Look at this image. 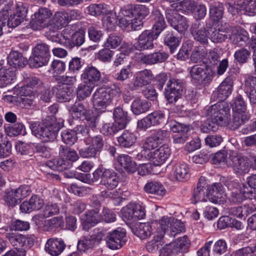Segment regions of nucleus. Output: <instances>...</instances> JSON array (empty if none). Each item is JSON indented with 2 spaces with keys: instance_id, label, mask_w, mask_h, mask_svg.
Segmentation results:
<instances>
[{
  "instance_id": "nucleus-1",
  "label": "nucleus",
  "mask_w": 256,
  "mask_h": 256,
  "mask_svg": "<svg viewBox=\"0 0 256 256\" xmlns=\"http://www.w3.org/2000/svg\"><path fill=\"white\" fill-rule=\"evenodd\" d=\"M61 128L62 124L52 118L41 124L33 122L30 125L32 134L46 142L54 141Z\"/></svg>"
},
{
  "instance_id": "nucleus-2",
  "label": "nucleus",
  "mask_w": 256,
  "mask_h": 256,
  "mask_svg": "<svg viewBox=\"0 0 256 256\" xmlns=\"http://www.w3.org/2000/svg\"><path fill=\"white\" fill-rule=\"evenodd\" d=\"M205 115L217 125L225 126L230 116V108L226 102L222 101L208 107Z\"/></svg>"
},
{
  "instance_id": "nucleus-3",
  "label": "nucleus",
  "mask_w": 256,
  "mask_h": 256,
  "mask_svg": "<svg viewBox=\"0 0 256 256\" xmlns=\"http://www.w3.org/2000/svg\"><path fill=\"white\" fill-rule=\"evenodd\" d=\"M122 92L120 88L118 86L114 88H98L92 95V103L98 108H105L112 104L113 99L116 95Z\"/></svg>"
},
{
  "instance_id": "nucleus-4",
  "label": "nucleus",
  "mask_w": 256,
  "mask_h": 256,
  "mask_svg": "<svg viewBox=\"0 0 256 256\" xmlns=\"http://www.w3.org/2000/svg\"><path fill=\"white\" fill-rule=\"evenodd\" d=\"M169 132L167 130H159L148 137L142 144V150L136 155L138 160H142L148 153L158 147L162 141L168 136Z\"/></svg>"
},
{
  "instance_id": "nucleus-5",
  "label": "nucleus",
  "mask_w": 256,
  "mask_h": 256,
  "mask_svg": "<svg viewBox=\"0 0 256 256\" xmlns=\"http://www.w3.org/2000/svg\"><path fill=\"white\" fill-rule=\"evenodd\" d=\"M190 245V242L186 236L179 238L166 245L160 256H176L179 254H182L180 256H184V254L188 252Z\"/></svg>"
},
{
  "instance_id": "nucleus-6",
  "label": "nucleus",
  "mask_w": 256,
  "mask_h": 256,
  "mask_svg": "<svg viewBox=\"0 0 256 256\" xmlns=\"http://www.w3.org/2000/svg\"><path fill=\"white\" fill-rule=\"evenodd\" d=\"M50 56V46L46 44H37L32 49V56L30 58V64L34 68L46 65Z\"/></svg>"
},
{
  "instance_id": "nucleus-7",
  "label": "nucleus",
  "mask_w": 256,
  "mask_h": 256,
  "mask_svg": "<svg viewBox=\"0 0 256 256\" xmlns=\"http://www.w3.org/2000/svg\"><path fill=\"white\" fill-rule=\"evenodd\" d=\"M190 74L193 80L204 84H209L214 77L212 69L205 64H195L192 66Z\"/></svg>"
},
{
  "instance_id": "nucleus-8",
  "label": "nucleus",
  "mask_w": 256,
  "mask_h": 256,
  "mask_svg": "<svg viewBox=\"0 0 256 256\" xmlns=\"http://www.w3.org/2000/svg\"><path fill=\"white\" fill-rule=\"evenodd\" d=\"M52 13L50 10L46 8H42L34 14V18L31 22L32 26L36 30H41L45 28L49 29L50 35L51 34V23L50 18Z\"/></svg>"
},
{
  "instance_id": "nucleus-9",
  "label": "nucleus",
  "mask_w": 256,
  "mask_h": 256,
  "mask_svg": "<svg viewBox=\"0 0 256 256\" xmlns=\"http://www.w3.org/2000/svg\"><path fill=\"white\" fill-rule=\"evenodd\" d=\"M166 17L168 24L180 33L184 32L188 27V19L174 10L166 9Z\"/></svg>"
},
{
  "instance_id": "nucleus-10",
  "label": "nucleus",
  "mask_w": 256,
  "mask_h": 256,
  "mask_svg": "<svg viewBox=\"0 0 256 256\" xmlns=\"http://www.w3.org/2000/svg\"><path fill=\"white\" fill-rule=\"evenodd\" d=\"M69 22V19L67 12L66 11H58L55 13L51 23V34L50 36L52 41L60 42V37L62 36V34H58L56 32L58 30L66 26Z\"/></svg>"
},
{
  "instance_id": "nucleus-11",
  "label": "nucleus",
  "mask_w": 256,
  "mask_h": 256,
  "mask_svg": "<svg viewBox=\"0 0 256 256\" xmlns=\"http://www.w3.org/2000/svg\"><path fill=\"white\" fill-rule=\"evenodd\" d=\"M184 82L180 80H169L165 88L164 95L169 103L176 102L180 98L184 88Z\"/></svg>"
},
{
  "instance_id": "nucleus-12",
  "label": "nucleus",
  "mask_w": 256,
  "mask_h": 256,
  "mask_svg": "<svg viewBox=\"0 0 256 256\" xmlns=\"http://www.w3.org/2000/svg\"><path fill=\"white\" fill-rule=\"evenodd\" d=\"M170 154V149L166 145H162L150 153H148L142 160H148L154 166L162 164Z\"/></svg>"
},
{
  "instance_id": "nucleus-13",
  "label": "nucleus",
  "mask_w": 256,
  "mask_h": 256,
  "mask_svg": "<svg viewBox=\"0 0 256 256\" xmlns=\"http://www.w3.org/2000/svg\"><path fill=\"white\" fill-rule=\"evenodd\" d=\"M126 234L125 230L120 228L108 233L106 238L107 246L112 250L120 248L126 243Z\"/></svg>"
},
{
  "instance_id": "nucleus-14",
  "label": "nucleus",
  "mask_w": 256,
  "mask_h": 256,
  "mask_svg": "<svg viewBox=\"0 0 256 256\" xmlns=\"http://www.w3.org/2000/svg\"><path fill=\"white\" fill-rule=\"evenodd\" d=\"M157 34L152 30H144L138 37L137 42L134 46L137 50L142 51L151 50L154 46V40L157 38Z\"/></svg>"
},
{
  "instance_id": "nucleus-15",
  "label": "nucleus",
  "mask_w": 256,
  "mask_h": 256,
  "mask_svg": "<svg viewBox=\"0 0 256 256\" xmlns=\"http://www.w3.org/2000/svg\"><path fill=\"white\" fill-rule=\"evenodd\" d=\"M230 166L234 172L243 176L249 172L250 164L248 157L233 156L230 158Z\"/></svg>"
},
{
  "instance_id": "nucleus-16",
  "label": "nucleus",
  "mask_w": 256,
  "mask_h": 256,
  "mask_svg": "<svg viewBox=\"0 0 256 256\" xmlns=\"http://www.w3.org/2000/svg\"><path fill=\"white\" fill-rule=\"evenodd\" d=\"M190 32L195 40L202 44H208V30L202 22L196 21L192 23L190 28Z\"/></svg>"
},
{
  "instance_id": "nucleus-17",
  "label": "nucleus",
  "mask_w": 256,
  "mask_h": 256,
  "mask_svg": "<svg viewBox=\"0 0 256 256\" xmlns=\"http://www.w3.org/2000/svg\"><path fill=\"white\" fill-rule=\"evenodd\" d=\"M164 114L162 111H155L138 122V127L141 130H146L152 126L162 122Z\"/></svg>"
},
{
  "instance_id": "nucleus-18",
  "label": "nucleus",
  "mask_w": 256,
  "mask_h": 256,
  "mask_svg": "<svg viewBox=\"0 0 256 256\" xmlns=\"http://www.w3.org/2000/svg\"><path fill=\"white\" fill-rule=\"evenodd\" d=\"M170 129L175 133L173 136L174 142L176 144L184 142L188 138L189 126L174 122L170 124Z\"/></svg>"
},
{
  "instance_id": "nucleus-19",
  "label": "nucleus",
  "mask_w": 256,
  "mask_h": 256,
  "mask_svg": "<svg viewBox=\"0 0 256 256\" xmlns=\"http://www.w3.org/2000/svg\"><path fill=\"white\" fill-rule=\"evenodd\" d=\"M152 78L153 75L150 70H144L137 72L136 74L131 90H136L139 88L148 84Z\"/></svg>"
},
{
  "instance_id": "nucleus-20",
  "label": "nucleus",
  "mask_w": 256,
  "mask_h": 256,
  "mask_svg": "<svg viewBox=\"0 0 256 256\" xmlns=\"http://www.w3.org/2000/svg\"><path fill=\"white\" fill-rule=\"evenodd\" d=\"M231 28L232 30L229 34V37L232 43L240 46H246L250 41L248 32L242 30L239 31L238 28L237 27Z\"/></svg>"
},
{
  "instance_id": "nucleus-21",
  "label": "nucleus",
  "mask_w": 256,
  "mask_h": 256,
  "mask_svg": "<svg viewBox=\"0 0 256 256\" xmlns=\"http://www.w3.org/2000/svg\"><path fill=\"white\" fill-rule=\"evenodd\" d=\"M234 80V76H228L220 84L216 92V94L220 100H225L231 94Z\"/></svg>"
},
{
  "instance_id": "nucleus-22",
  "label": "nucleus",
  "mask_w": 256,
  "mask_h": 256,
  "mask_svg": "<svg viewBox=\"0 0 256 256\" xmlns=\"http://www.w3.org/2000/svg\"><path fill=\"white\" fill-rule=\"evenodd\" d=\"M168 58V54L164 52H156L148 54H140L138 58L140 62L146 64H154L164 62Z\"/></svg>"
},
{
  "instance_id": "nucleus-23",
  "label": "nucleus",
  "mask_w": 256,
  "mask_h": 256,
  "mask_svg": "<svg viewBox=\"0 0 256 256\" xmlns=\"http://www.w3.org/2000/svg\"><path fill=\"white\" fill-rule=\"evenodd\" d=\"M101 74L100 72L95 67L87 66L81 74V79L84 82L94 85L95 83L100 80Z\"/></svg>"
},
{
  "instance_id": "nucleus-24",
  "label": "nucleus",
  "mask_w": 256,
  "mask_h": 256,
  "mask_svg": "<svg viewBox=\"0 0 256 256\" xmlns=\"http://www.w3.org/2000/svg\"><path fill=\"white\" fill-rule=\"evenodd\" d=\"M144 191L152 195V196L158 199L162 198L166 193L164 186L158 182H152L147 183L144 187Z\"/></svg>"
},
{
  "instance_id": "nucleus-25",
  "label": "nucleus",
  "mask_w": 256,
  "mask_h": 256,
  "mask_svg": "<svg viewBox=\"0 0 256 256\" xmlns=\"http://www.w3.org/2000/svg\"><path fill=\"white\" fill-rule=\"evenodd\" d=\"M64 242L58 238H50L48 240L46 246V250L52 256H58L65 248Z\"/></svg>"
},
{
  "instance_id": "nucleus-26",
  "label": "nucleus",
  "mask_w": 256,
  "mask_h": 256,
  "mask_svg": "<svg viewBox=\"0 0 256 256\" xmlns=\"http://www.w3.org/2000/svg\"><path fill=\"white\" fill-rule=\"evenodd\" d=\"M206 182H200L196 188L194 190L192 202L194 204L198 202H205L208 200V188L205 187Z\"/></svg>"
},
{
  "instance_id": "nucleus-27",
  "label": "nucleus",
  "mask_w": 256,
  "mask_h": 256,
  "mask_svg": "<svg viewBox=\"0 0 256 256\" xmlns=\"http://www.w3.org/2000/svg\"><path fill=\"white\" fill-rule=\"evenodd\" d=\"M118 183L116 173L109 169L105 170V173L100 181V184L104 186L108 190H112L118 186Z\"/></svg>"
},
{
  "instance_id": "nucleus-28",
  "label": "nucleus",
  "mask_w": 256,
  "mask_h": 256,
  "mask_svg": "<svg viewBox=\"0 0 256 256\" xmlns=\"http://www.w3.org/2000/svg\"><path fill=\"white\" fill-rule=\"evenodd\" d=\"M116 161L121 168L126 170L128 173L133 174L136 170V163L128 154H122L118 156Z\"/></svg>"
},
{
  "instance_id": "nucleus-29",
  "label": "nucleus",
  "mask_w": 256,
  "mask_h": 256,
  "mask_svg": "<svg viewBox=\"0 0 256 256\" xmlns=\"http://www.w3.org/2000/svg\"><path fill=\"white\" fill-rule=\"evenodd\" d=\"M152 225L150 223H139L132 228L133 233L140 239H146L152 233Z\"/></svg>"
},
{
  "instance_id": "nucleus-30",
  "label": "nucleus",
  "mask_w": 256,
  "mask_h": 256,
  "mask_svg": "<svg viewBox=\"0 0 256 256\" xmlns=\"http://www.w3.org/2000/svg\"><path fill=\"white\" fill-rule=\"evenodd\" d=\"M118 145L122 148H128L134 144L136 136L134 133L128 130H125L118 138Z\"/></svg>"
},
{
  "instance_id": "nucleus-31",
  "label": "nucleus",
  "mask_w": 256,
  "mask_h": 256,
  "mask_svg": "<svg viewBox=\"0 0 256 256\" xmlns=\"http://www.w3.org/2000/svg\"><path fill=\"white\" fill-rule=\"evenodd\" d=\"M232 30L231 27L222 28V26L212 32L210 38L214 43L222 42L228 38Z\"/></svg>"
},
{
  "instance_id": "nucleus-32",
  "label": "nucleus",
  "mask_w": 256,
  "mask_h": 256,
  "mask_svg": "<svg viewBox=\"0 0 256 256\" xmlns=\"http://www.w3.org/2000/svg\"><path fill=\"white\" fill-rule=\"evenodd\" d=\"M250 118L248 114L234 113L232 118L228 123L229 128L234 130L238 129L241 126L248 122Z\"/></svg>"
},
{
  "instance_id": "nucleus-33",
  "label": "nucleus",
  "mask_w": 256,
  "mask_h": 256,
  "mask_svg": "<svg viewBox=\"0 0 256 256\" xmlns=\"http://www.w3.org/2000/svg\"><path fill=\"white\" fill-rule=\"evenodd\" d=\"M150 107V103L145 100L136 98L132 102L131 110L136 115H138L147 112Z\"/></svg>"
},
{
  "instance_id": "nucleus-34",
  "label": "nucleus",
  "mask_w": 256,
  "mask_h": 256,
  "mask_svg": "<svg viewBox=\"0 0 256 256\" xmlns=\"http://www.w3.org/2000/svg\"><path fill=\"white\" fill-rule=\"evenodd\" d=\"M228 212L230 214L234 216L242 218L254 212V208L249 205L244 204L242 206L228 208Z\"/></svg>"
},
{
  "instance_id": "nucleus-35",
  "label": "nucleus",
  "mask_w": 256,
  "mask_h": 256,
  "mask_svg": "<svg viewBox=\"0 0 256 256\" xmlns=\"http://www.w3.org/2000/svg\"><path fill=\"white\" fill-rule=\"evenodd\" d=\"M16 74L15 70H6L0 64V87L4 88L12 81L15 80Z\"/></svg>"
},
{
  "instance_id": "nucleus-36",
  "label": "nucleus",
  "mask_w": 256,
  "mask_h": 256,
  "mask_svg": "<svg viewBox=\"0 0 256 256\" xmlns=\"http://www.w3.org/2000/svg\"><path fill=\"white\" fill-rule=\"evenodd\" d=\"M16 27V19L14 14H12L8 18L0 20V36L3 32L10 33Z\"/></svg>"
},
{
  "instance_id": "nucleus-37",
  "label": "nucleus",
  "mask_w": 256,
  "mask_h": 256,
  "mask_svg": "<svg viewBox=\"0 0 256 256\" xmlns=\"http://www.w3.org/2000/svg\"><path fill=\"white\" fill-rule=\"evenodd\" d=\"M72 90L64 86H58L56 92V97L58 100L60 102H69L72 98Z\"/></svg>"
},
{
  "instance_id": "nucleus-38",
  "label": "nucleus",
  "mask_w": 256,
  "mask_h": 256,
  "mask_svg": "<svg viewBox=\"0 0 256 256\" xmlns=\"http://www.w3.org/2000/svg\"><path fill=\"white\" fill-rule=\"evenodd\" d=\"M90 111L83 104L79 102H75L70 109L73 116L80 119L84 118Z\"/></svg>"
},
{
  "instance_id": "nucleus-39",
  "label": "nucleus",
  "mask_w": 256,
  "mask_h": 256,
  "mask_svg": "<svg viewBox=\"0 0 256 256\" xmlns=\"http://www.w3.org/2000/svg\"><path fill=\"white\" fill-rule=\"evenodd\" d=\"M84 140L86 145L91 146L98 152L102 151L104 145V140L100 135L86 136Z\"/></svg>"
},
{
  "instance_id": "nucleus-40",
  "label": "nucleus",
  "mask_w": 256,
  "mask_h": 256,
  "mask_svg": "<svg viewBox=\"0 0 256 256\" xmlns=\"http://www.w3.org/2000/svg\"><path fill=\"white\" fill-rule=\"evenodd\" d=\"M189 168L186 164H181L176 166L174 176L178 181L183 182L190 178Z\"/></svg>"
},
{
  "instance_id": "nucleus-41",
  "label": "nucleus",
  "mask_w": 256,
  "mask_h": 256,
  "mask_svg": "<svg viewBox=\"0 0 256 256\" xmlns=\"http://www.w3.org/2000/svg\"><path fill=\"white\" fill-rule=\"evenodd\" d=\"M114 122H118L122 128H125L127 123L129 122L130 118L128 116V113L124 112L122 108L118 107L114 112Z\"/></svg>"
},
{
  "instance_id": "nucleus-42",
  "label": "nucleus",
  "mask_w": 256,
  "mask_h": 256,
  "mask_svg": "<svg viewBox=\"0 0 256 256\" xmlns=\"http://www.w3.org/2000/svg\"><path fill=\"white\" fill-rule=\"evenodd\" d=\"M59 156L68 162H75L78 158V156L74 150L62 146L60 147Z\"/></svg>"
},
{
  "instance_id": "nucleus-43",
  "label": "nucleus",
  "mask_w": 256,
  "mask_h": 256,
  "mask_svg": "<svg viewBox=\"0 0 256 256\" xmlns=\"http://www.w3.org/2000/svg\"><path fill=\"white\" fill-rule=\"evenodd\" d=\"M94 88V85L86 82L78 86L76 90L78 98L79 100H84L88 97Z\"/></svg>"
},
{
  "instance_id": "nucleus-44",
  "label": "nucleus",
  "mask_w": 256,
  "mask_h": 256,
  "mask_svg": "<svg viewBox=\"0 0 256 256\" xmlns=\"http://www.w3.org/2000/svg\"><path fill=\"white\" fill-rule=\"evenodd\" d=\"M124 128L121 126H120V124L114 121L113 123L104 124L101 129V132L105 136H112Z\"/></svg>"
},
{
  "instance_id": "nucleus-45",
  "label": "nucleus",
  "mask_w": 256,
  "mask_h": 256,
  "mask_svg": "<svg viewBox=\"0 0 256 256\" xmlns=\"http://www.w3.org/2000/svg\"><path fill=\"white\" fill-rule=\"evenodd\" d=\"M164 238V232H157L154 239L148 242L146 248L151 252H154L158 250L160 245H161V240Z\"/></svg>"
},
{
  "instance_id": "nucleus-46",
  "label": "nucleus",
  "mask_w": 256,
  "mask_h": 256,
  "mask_svg": "<svg viewBox=\"0 0 256 256\" xmlns=\"http://www.w3.org/2000/svg\"><path fill=\"white\" fill-rule=\"evenodd\" d=\"M12 144L4 135L0 132V158L8 156L11 152Z\"/></svg>"
},
{
  "instance_id": "nucleus-47",
  "label": "nucleus",
  "mask_w": 256,
  "mask_h": 256,
  "mask_svg": "<svg viewBox=\"0 0 256 256\" xmlns=\"http://www.w3.org/2000/svg\"><path fill=\"white\" fill-rule=\"evenodd\" d=\"M180 42L179 38L174 36L173 34L168 32L164 34V44L170 48L171 53H173L178 46Z\"/></svg>"
},
{
  "instance_id": "nucleus-48",
  "label": "nucleus",
  "mask_w": 256,
  "mask_h": 256,
  "mask_svg": "<svg viewBox=\"0 0 256 256\" xmlns=\"http://www.w3.org/2000/svg\"><path fill=\"white\" fill-rule=\"evenodd\" d=\"M27 12L26 4L20 2L17 3V26L22 23L24 22V24H26L27 20L26 18Z\"/></svg>"
},
{
  "instance_id": "nucleus-49",
  "label": "nucleus",
  "mask_w": 256,
  "mask_h": 256,
  "mask_svg": "<svg viewBox=\"0 0 256 256\" xmlns=\"http://www.w3.org/2000/svg\"><path fill=\"white\" fill-rule=\"evenodd\" d=\"M24 84H27L32 89L36 88H40L44 86L42 81L38 77L36 76H28L25 74L24 76V80L22 81Z\"/></svg>"
},
{
  "instance_id": "nucleus-50",
  "label": "nucleus",
  "mask_w": 256,
  "mask_h": 256,
  "mask_svg": "<svg viewBox=\"0 0 256 256\" xmlns=\"http://www.w3.org/2000/svg\"><path fill=\"white\" fill-rule=\"evenodd\" d=\"M240 7L249 16L256 14V0H244L240 2Z\"/></svg>"
},
{
  "instance_id": "nucleus-51",
  "label": "nucleus",
  "mask_w": 256,
  "mask_h": 256,
  "mask_svg": "<svg viewBox=\"0 0 256 256\" xmlns=\"http://www.w3.org/2000/svg\"><path fill=\"white\" fill-rule=\"evenodd\" d=\"M208 51L204 46H198L196 47L192 53L190 60L192 61L197 62L198 60H202L206 57Z\"/></svg>"
},
{
  "instance_id": "nucleus-52",
  "label": "nucleus",
  "mask_w": 256,
  "mask_h": 256,
  "mask_svg": "<svg viewBox=\"0 0 256 256\" xmlns=\"http://www.w3.org/2000/svg\"><path fill=\"white\" fill-rule=\"evenodd\" d=\"M96 244L94 240L90 236L83 237L78 244V248L80 251L85 252L86 250L92 248Z\"/></svg>"
},
{
  "instance_id": "nucleus-53",
  "label": "nucleus",
  "mask_w": 256,
  "mask_h": 256,
  "mask_svg": "<svg viewBox=\"0 0 256 256\" xmlns=\"http://www.w3.org/2000/svg\"><path fill=\"white\" fill-rule=\"evenodd\" d=\"M105 170L102 168H97L92 174H86L85 176V182L88 184H92L96 182L100 178V181H102V178L105 173Z\"/></svg>"
},
{
  "instance_id": "nucleus-54",
  "label": "nucleus",
  "mask_w": 256,
  "mask_h": 256,
  "mask_svg": "<svg viewBox=\"0 0 256 256\" xmlns=\"http://www.w3.org/2000/svg\"><path fill=\"white\" fill-rule=\"evenodd\" d=\"M84 42V35L80 32H76L72 34L71 40L68 43V46L70 48H72L74 46H81Z\"/></svg>"
},
{
  "instance_id": "nucleus-55",
  "label": "nucleus",
  "mask_w": 256,
  "mask_h": 256,
  "mask_svg": "<svg viewBox=\"0 0 256 256\" xmlns=\"http://www.w3.org/2000/svg\"><path fill=\"white\" fill-rule=\"evenodd\" d=\"M4 199L6 204L9 208H14L16 205V190L8 189L5 192Z\"/></svg>"
},
{
  "instance_id": "nucleus-56",
  "label": "nucleus",
  "mask_w": 256,
  "mask_h": 256,
  "mask_svg": "<svg viewBox=\"0 0 256 256\" xmlns=\"http://www.w3.org/2000/svg\"><path fill=\"white\" fill-rule=\"evenodd\" d=\"M98 209L88 210L85 214V220L90 224H96L101 220V216Z\"/></svg>"
},
{
  "instance_id": "nucleus-57",
  "label": "nucleus",
  "mask_w": 256,
  "mask_h": 256,
  "mask_svg": "<svg viewBox=\"0 0 256 256\" xmlns=\"http://www.w3.org/2000/svg\"><path fill=\"white\" fill-rule=\"evenodd\" d=\"M224 8L222 6H211L210 8V16L214 22H218L223 16Z\"/></svg>"
},
{
  "instance_id": "nucleus-58",
  "label": "nucleus",
  "mask_w": 256,
  "mask_h": 256,
  "mask_svg": "<svg viewBox=\"0 0 256 256\" xmlns=\"http://www.w3.org/2000/svg\"><path fill=\"white\" fill-rule=\"evenodd\" d=\"M15 6H14V2L12 1L9 2L7 4L5 5L2 10L0 12V20L7 19L12 14H14V18L16 14L14 12Z\"/></svg>"
},
{
  "instance_id": "nucleus-59",
  "label": "nucleus",
  "mask_w": 256,
  "mask_h": 256,
  "mask_svg": "<svg viewBox=\"0 0 256 256\" xmlns=\"http://www.w3.org/2000/svg\"><path fill=\"white\" fill-rule=\"evenodd\" d=\"M61 136L62 141L70 146L74 144L78 138L74 130H64L62 132Z\"/></svg>"
},
{
  "instance_id": "nucleus-60",
  "label": "nucleus",
  "mask_w": 256,
  "mask_h": 256,
  "mask_svg": "<svg viewBox=\"0 0 256 256\" xmlns=\"http://www.w3.org/2000/svg\"><path fill=\"white\" fill-rule=\"evenodd\" d=\"M116 18L114 14H110L106 16L104 20L103 24L106 30L108 32H112L115 30L116 26Z\"/></svg>"
},
{
  "instance_id": "nucleus-61",
  "label": "nucleus",
  "mask_w": 256,
  "mask_h": 256,
  "mask_svg": "<svg viewBox=\"0 0 256 256\" xmlns=\"http://www.w3.org/2000/svg\"><path fill=\"white\" fill-rule=\"evenodd\" d=\"M246 105L241 96H238L236 98L234 105L232 107L234 113L239 114H248L246 112Z\"/></svg>"
},
{
  "instance_id": "nucleus-62",
  "label": "nucleus",
  "mask_w": 256,
  "mask_h": 256,
  "mask_svg": "<svg viewBox=\"0 0 256 256\" xmlns=\"http://www.w3.org/2000/svg\"><path fill=\"white\" fill-rule=\"evenodd\" d=\"M88 37L90 40L98 42L103 36V33L98 28L90 26L88 29Z\"/></svg>"
},
{
  "instance_id": "nucleus-63",
  "label": "nucleus",
  "mask_w": 256,
  "mask_h": 256,
  "mask_svg": "<svg viewBox=\"0 0 256 256\" xmlns=\"http://www.w3.org/2000/svg\"><path fill=\"white\" fill-rule=\"evenodd\" d=\"M122 38L114 34H110L104 42V46L108 48H115L120 45Z\"/></svg>"
},
{
  "instance_id": "nucleus-64",
  "label": "nucleus",
  "mask_w": 256,
  "mask_h": 256,
  "mask_svg": "<svg viewBox=\"0 0 256 256\" xmlns=\"http://www.w3.org/2000/svg\"><path fill=\"white\" fill-rule=\"evenodd\" d=\"M84 118L86 121L87 126L94 129L96 128L98 122L99 115L90 110Z\"/></svg>"
}]
</instances>
